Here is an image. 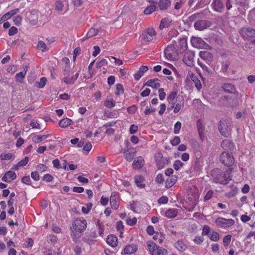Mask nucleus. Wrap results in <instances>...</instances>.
<instances>
[{"mask_svg": "<svg viewBox=\"0 0 255 255\" xmlns=\"http://www.w3.org/2000/svg\"><path fill=\"white\" fill-rule=\"evenodd\" d=\"M50 134H46L42 135H35L33 136L32 138L33 142L35 143H38L42 141V140H45L46 138L50 136Z\"/></svg>", "mask_w": 255, "mask_h": 255, "instance_id": "34", "label": "nucleus"}, {"mask_svg": "<svg viewBox=\"0 0 255 255\" xmlns=\"http://www.w3.org/2000/svg\"><path fill=\"white\" fill-rule=\"evenodd\" d=\"M1 160H10L12 158V154L11 153H3L0 155Z\"/></svg>", "mask_w": 255, "mask_h": 255, "instance_id": "51", "label": "nucleus"}, {"mask_svg": "<svg viewBox=\"0 0 255 255\" xmlns=\"http://www.w3.org/2000/svg\"><path fill=\"white\" fill-rule=\"evenodd\" d=\"M154 158L158 169H162L165 165L168 164L169 163V159L164 158L162 154L160 152L156 154Z\"/></svg>", "mask_w": 255, "mask_h": 255, "instance_id": "8", "label": "nucleus"}, {"mask_svg": "<svg viewBox=\"0 0 255 255\" xmlns=\"http://www.w3.org/2000/svg\"><path fill=\"white\" fill-rule=\"evenodd\" d=\"M231 238L232 236L231 235H228L224 237L223 241L225 247H227L230 244Z\"/></svg>", "mask_w": 255, "mask_h": 255, "instance_id": "54", "label": "nucleus"}, {"mask_svg": "<svg viewBox=\"0 0 255 255\" xmlns=\"http://www.w3.org/2000/svg\"><path fill=\"white\" fill-rule=\"evenodd\" d=\"M159 82V80L157 78L150 79L146 81L144 86H147L153 89H157L160 86V84Z\"/></svg>", "mask_w": 255, "mask_h": 255, "instance_id": "19", "label": "nucleus"}, {"mask_svg": "<svg viewBox=\"0 0 255 255\" xmlns=\"http://www.w3.org/2000/svg\"><path fill=\"white\" fill-rule=\"evenodd\" d=\"M177 212L175 209H169L164 214L165 217L168 218H173L177 216Z\"/></svg>", "mask_w": 255, "mask_h": 255, "instance_id": "32", "label": "nucleus"}, {"mask_svg": "<svg viewBox=\"0 0 255 255\" xmlns=\"http://www.w3.org/2000/svg\"><path fill=\"white\" fill-rule=\"evenodd\" d=\"M211 228L208 225H204L203 227V231L202 233V235L203 236H206L210 235V233H211Z\"/></svg>", "mask_w": 255, "mask_h": 255, "instance_id": "55", "label": "nucleus"}, {"mask_svg": "<svg viewBox=\"0 0 255 255\" xmlns=\"http://www.w3.org/2000/svg\"><path fill=\"white\" fill-rule=\"evenodd\" d=\"M47 79L45 77L40 78V82L36 83V86L39 88H43L46 85Z\"/></svg>", "mask_w": 255, "mask_h": 255, "instance_id": "48", "label": "nucleus"}, {"mask_svg": "<svg viewBox=\"0 0 255 255\" xmlns=\"http://www.w3.org/2000/svg\"><path fill=\"white\" fill-rule=\"evenodd\" d=\"M177 95V92L173 91L170 93V94L167 97V100L168 102L175 101Z\"/></svg>", "mask_w": 255, "mask_h": 255, "instance_id": "45", "label": "nucleus"}, {"mask_svg": "<svg viewBox=\"0 0 255 255\" xmlns=\"http://www.w3.org/2000/svg\"><path fill=\"white\" fill-rule=\"evenodd\" d=\"M72 121L71 120L65 118L60 120L59 122V125L61 128H66L68 126L71 125Z\"/></svg>", "mask_w": 255, "mask_h": 255, "instance_id": "35", "label": "nucleus"}, {"mask_svg": "<svg viewBox=\"0 0 255 255\" xmlns=\"http://www.w3.org/2000/svg\"><path fill=\"white\" fill-rule=\"evenodd\" d=\"M19 11V8H15L12 10H10L9 11L6 13L4 14L1 18V20L5 21L9 18H10L11 16L16 14Z\"/></svg>", "mask_w": 255, "mask_h": 255, "instance_id": "26", "label": "nucleus"}, {"mask_svg": "<svg viewBox=\"0 0 255 255\" xmlns=\"http://www.w3.org/2000/svg\"><path fill=\"white\" fill-rule=\"evenodd\" d=\"M180 142V138L178 136H175L173 139L170 140V143L173 146H176Z\"/></svg>", "mask_w": 255, "mask_h": 255, "instance_id": "60", "label": "nucleus"}, {"mask_svg": "<svg viewBox=\"0 0 255 255\" xmlns=\"http://www.w3.org/2000/svg\"><path fill=\"white\" fill-rule=\"evenodd\" d=\"M197 20L194 24V27L196 30L202 31L212 25V22L209 20H202L200 18Z\"/></svg>", "mask_w": 255, "mask_h": 255, "instance_id": "6", "label": "nucleus"}, {"mask_svg": "<svg viewBox=\"0 0 255 255\" xmlns=\"http://www.w3.org/2000/svg\"><path fill=\"white\" fill-rule=\"evenodd\" d=\"M198 64L203 69V70L206 72L209 75H212L213 71L208 68L205 64L201 62L199 60H198Z\"/></svg>", "mask_w": 255, "mask_h": 255, "instance_id": "40", "label": "nucleus"}, {"mask_svg": "<svg viewBox=\"0 0 255 255\" xmlns=\"http://www.w3.org/2000/svg\"><path fill=\"white\" fill-rule=\"evenodd\" d=\"M116 229L118 231L121 232V234L123 233L124 226L122 221H119L117 222Z\"/></svg>", "mask_w": 255, "mask_h": 255, "instance_id": "52", "label": "nucleus"}, {"mask_svg": "<svg viewBox=\"0 0 255 255\" xmlns=\"http://www.w3.org/2000/svg\"><path fill=\"white\" fill-rule=\"evenodd\" d=\"M70 69L71 67L69 65H67L65 66L64 70H63V75L64 76V78H63V81L65 83L66 79H69V76L70 75Z\"/></svg>", "mask_w": 255, "mask_h": 255, "instance_id": "36", "label": "nucleus"}, {"mask_svg": "<svg viewBox=\"0 0 255 255\" xmlns=\"http://www.w3.org/2000/svg\"><path fill=\"white\" fill-rule=\"evenodd\" d=\"M225 5V0H213L212 6L214 10L219 12H222Z\"/></svg>", "mask_w": 255, "mask_h": 255, "instance_id": "11", "label": "nucleus"}, {"mask_svg": "<svg viewBox=\"0 0 255 255\" xmlns=\"http://www.w3.org/2000/svg\"><path fill=\"white\" fill-rule=\"evenodd\" d=\"M155 35V31L153 29H147L146 31L142 34V37L147 42L151 41L153 36Z\"/></svg>", "mask_w": 255, "mask_h": 255, "instance_id": "14", "label": "nucleus"}, {"mask_svg": "<svg viewBox=\"0 0 255 255\" xmlns=\"http://www.w3.org/2000/svg\"><path fill=\"white\" fill-rule=\"evenodd\" d=\"M26 71L27 70L24 69L23 72H20L17 73L15 75L16 81L21 82L25 76Z\"/></svg>", "mask_w": 255, "mask_h": 255, "instance_id": "42", "label": "nucleus"}, {"mask_svg": "<svg viewBox=\"0 0 255 255\" xmlns=\"http://www.w3.org/2000/svg\"><path fill=\"white\" fill-rule=\"evenodd\" d=\"M18 32L17 28L15 26L11 27L8 30V35L9 36H13L16 34Z\"/></svg>", "mask_w": 255, "mask_h": 255, "instance_id": "64", "label": "nucleus"}, {"mask_svg": "<svg viewBox=\"0 0 255 255\" xmlns=\"http://www.w3.org/2000/svg\"><path fill=\"white\" fill-rule=\"evenodd\" d=\"M106 242L111 247H115L118 245V239L116 236L111 235L108 236Z\"/></svg>", "mask_w": 255, "mask_h": 255, "instance_id": "21", "label": "nucleus"}, {"mask_svg": "<svg viewBox=\"0 0 255 255\" xmlns=\"http://www.w3.org/2000/svg\"><path fill=\"white\" fill-rule=\"evenodd\" d=\"M197 127L198 132L202 133V131H204V126H203L201 120H198L197 121Z\"/></svg>", "mask_w": 255, "mask_h": 255, "instance_id": "56", "label": "nucleus"}, {"mask_svg": "<svg viewBox=\"0 0 255 255\" xmlns=\"http://www.w3.org/2000/svg\"><path fill=\"white\" fill-rule=\"evenodd\" d=\"M104 106L108 108H112L115 106L116 102L113 99L110 100H106L104 102Z\"/></svg>", "mask_w": 255, "mask_h": 255, "instance_id": "47", "label": "nucleus"}, {"mask_svg": "<svg viewBox=\"0 0 255 255\" xmlns=\"http://www.w3.org/2000/svg\"><path fill=\"white\" fill-rule=\"evenodd\" d=\"M144 164V160L142 157L138 156L135 159L132 163V166L135 169L141 168Z\"/></svg>", "mask_w": 255, "mask_h": 255, "instance_id": "18", "label": "nucleus"}, {"mask_svg": "<svg viewBox=\"0 0 255 255\" xmlns=\"http://www.w3.org/2000/svg\"><path fill=\"white\" fill-rule=\"evenodd\" d=\"M124 88L122 84H117L116 85V95H120V94H124Z\"/></svg>", "mask_w": 255, "mask_h": 255, "instance_id": "49", "label": "nucleus"}, {"mask_svg": "<svg viewBox=\"0 0 255 255\" xmlns=\"http://www.w3.org/2000/svg\"><path fill=\"white\" fill-rule=\"evenodd\" d=\"M79 75V73L77 72L76 74L72 76L71 78H69V79H66L65 83L68 85H72L74 83L75 81L78 78Z\"/></svg>", "mask_w": 255, "mask_h": 255, "instance_id": "43", "label": "nucleus"}, {"mask_svg": "<svg viewBox=\"0 0 255 255\" xmlns=\"http://www.w3.org/2000/svg\"><path fill=\"white\" fill-rule=\"evenodd\" d=\"M184 106V101L182 98L180 101H178V102L175 104L174 106V109L173 112L175 114L178 113Z\"/></svg>", "mask_w": 255, "mask_h": 255, "instance_id": "28", "label": "nucleus"}, {"mask_svg": "<svg viewBox=\"0 0 255 255\" xmlns=\"http://www.w3.org/2000/svg\"><path fill=\"white\" fill-rule=\"evenodd\" d=\"M240 33L244 38L255 37V29L252 28H243L240 30Z\"/></svg>", "mask_w": 255, "mask_h": 255, "instance_id": "12", "label": "nucleus"}, {"mask_svg": "<svg viewBox=\"0 0 255 255\" xmlns=\"http://www.w3.org/2000/svg\"><path fill=\"white\" fill-rule=\"evenodd\" d=\"M127 151H124L123 152L125 154V158L127 161L130 162L133 160L135 152H127Z\"/></svg>", "mask_w": 255, "mask_h": 255, "instance_id": "44", "label": "nucleus"}, {"mask_svg": "<svg viewBox=\"0 0 255 255\" xmlns=\"http://www.w3.org/2000/svg\"><path fill=\"white\" fill-rule=\"evenodd\" d=\"M97 237V234L95 231L87 232L84 237H83L82 240L83 242L90 244L91 242L94 241V239Z\"/></svg>", "mask_w": 255, "mask_h": 255, "instance_id": "15", "label": "nucleus"}, {"mask_svg": "<svg viewBox=\"0 0 255 255\" xmlns=\"http://www.w3.org/2000/svg\"><path fill=\"white\" fill-rule=\"evenodd\" d=\"M199 56L200 58L207 62H211L213 60V55L207 51H201L199 52Z\"/></svg>", "mask_w": 255, "mask_h": 255, "instance_id": "16", "label": "nucleus"}, {"mask_svg": "<svg viewBox=\"0 0 255 255\" xmlns=\"http://www.w3.org/2000/svg\"><path fill=\"white\" fill-rule=\"evenodd\" d=\"M184 163L179 160H176L173 164V167L175 170H178L180 168L183 167Z\"/></svg>", "mask_w": 255, "mask_h": 255, "instance_id": "50", "label": "nucleus"}, {"mask_svg": "<svg viewBox=\"0 0 255 255\" xmlns=\"http://www.w3.org/2000/svg\"><path fill=\"white\" fill-rule=\"evenodd\" d=\"M176 3L175 4L174 8L175 9H180L182 4L185 2V0H175Z\"/></svg>", "mask_w": 255, "mask_h": 255, "instance_id": "59", "label": "nucleus"}, {"mask_svg": "<svg viewBox=\"0 0 255 255\" xmlns=\"http://www.w3.org/2000/svg\"><path fill=\"white\" fill-rule=\"evenodd\" d=\"M194 53L191 51H186L183 56V61L188 66L191 67L194 65Z\"/></svg>", "mask_w": 255, "mask_h": 255, "instance_id": "10", "label": "nucleus"}, {"mask_svg": "<svg viewBox=\"0 0 255 255\" xmlns=\"http://www.w3.org/2000/svg\"><path fill=\"white\" fill-rule=\"evenodd\" d=\"M223 171L219 168L213 169L211 173V175L213 178V182L218 183L220 181V177L222 174Z\"/></svg>", "mask_w": 255, "mask_h": 255, "instance_id": "17", "label": "nucleus"}, {"mask_svg": "<svg viewBox=\"0 0 255 255\" xmlns=\"http://www.w3.org/2000/svg\"><path fill=\"white\" fill-rule=\"evenodd\" d=\"M6 175L8 176L9 180H14L16 178V175L15 172L11 171H8L6 173Z\"/></svg>", "mask_w": 255, "mask_h": 255, "instance_id": "61", "label": "nucleus"}, {"mask_svg": "<svg viewBox=\"0 0 255 255\" xmlns=\"http://www.w3.org/2000/svg\"><path fill=\"white\" fill-rule=\"evenodd\" d=\"M126 222L128 225L132 226L136 224L137 219L135 217H133L132 219H127Z\"/></svg>", "mask_w": 255, "mask_h": 255, "instance_id": "63", "label": "nucleus"}, {"mask_svg": "<svg viewBox=\"0 0 255 255\" xmlns=\"http://www.w3.org/2000/svg\"><path fill=\"white\" fill-rule=\"evenodd\" d=\"M164 53L166 58L170 60L176 59V57L177 55L175 47L173 44L168 45L166 48H165Z\"/></svg>", "mask_w": 255, "mask_h": 255, "instance_id": "5", "label": "nucleus"}, {"mask_svg": "<svg viewBox=\"0 0 255 255\" xmlns=\"http://www.w3.org/2000/svg\"><path fill=\"white\" fill-rule=\"evenodd\" d=\"M157 6L155 4H151L145 7V8L144 9L143 13L145 15L150 14L152 12L157 11Z\"/></svg>", "mask_w": 255, "mask_h": 255, "instance_id": "30", "label": "nucleus"}, {"mask_svg": "<svg viewBox=\"0 0 255 255\" xmlns=\"http://www.w3.org/2000/svg\"><path fill=\"white\" fill-rule=\"evenodd\" d=\"M75 230L79 233H82L85 230L87 227V222L85 219H77L73 223Z\"/></svg>", "mask_w": 255, "mask_h": 255, "instance_id": "9", "label": "nucleus"}, {"mask_svg": "<svg viewBox=\"0 0 255 255\" xmlns=\"http://www.w3.org/2000/svg\"><path fill=\"white\" fill-rule=\"evenodd\" d=\"M216 225L221 228H229L235 224V221L232 219H227L222 217L218 218L216 221Z\"/></svg>", "mask_w": 255, "mask_h": 255, "instance_id": "7", "label": "nucleus"}, {"mask_svg": "<svg viewBox=\"0 0 255 255\" xmlns=\"http://www.w3.org/2000/svg\"><path fill=\"white\" fill-rule=\"evenodd\" d=\"M171 3L170 0H159L157 4L160 10H165L170 6Z\"/></svg>", "mask_w": 255, "mask_h": 255, "instance_id": "22", "label": "nucleus"}, {"mask_svg": "<svg viewBox=\"0 0 255 255\" xmlns=\"http://www.w3.org/2000/svg\"><path fill=\"white\" fill-rule=\"evenodd\" d=\"M110 205L112 208L115 210L117 209L119 206V204L116 200V198L112 195L111 196L110 199Z\"/></svg>", "mask_w": 255, "mask_h": 255, "instance_id": "46", "label": "nucleus"}, {"mask_svg": "<svg viewBox=\"0 0 255 255\" xmlns=\"http://www.w3.org/2000/svg\"><path fill=\"white\" fill-rule=\"evenodd\" d=\"M191 43L194 47L197 48L205 49H212V47L209 45L200 37H192L191 39Z\"/></svg>", "mask_w": 255, "mask_h": 255, "instance_id": "4", "label": "nucleus"}, {"mask_svg": "<svg viewBox=\"0 0 255 255\" xmlns=\"http://www.w3.org/2000/svg\"><path fill=\"white\" fill-rule=\"evenodd\" d=\"M234 157L232 152L223 151L220 156V161L227 167H230L234 163Z\"/></svg>", "mask_w": 255, "mask_h": 255, "instance_id": "3", "label": "nucleus"}, {"mask_svg": "<svg viewBox=\"0 0 255 255\" xmlns=\"http://www.w3.org/2000/svg\"><path fill=\"white\" fill-rule=\"evenodd\" d=\"M209 238L212 241L217 242L220 239V236L217 232L212 231L209 235Z\"/></svg>", "mask_w": 255, "mask_h": 255, "instance_id": "41", "label": "nucleus"}, {"mask_svg": "<svg viewBox=\"0 0 255 255\" xmlns=\"http://www.w3.org/2000/svg\"><path fill=\"white\" fill-rule=\"evenodd\" d=\"M175 247L177 249H178L180 252L184 251L187 248V247L185 245V244L182 241H178L175 244Z\"/></svg>", "mask_w": 255, "mask_h": 255, "instance_id": "37", "label": "nucleus"}, {"mask_svg": "<svg viewBox=\"0 0 255 255\" xmlns=\"http://www.w3.org/2000/svg\"><path fill=\"white\" fill-rule=\"evenodd\" d=\"M181 128V123L179 121L177 122L175 124L174 126V131H173L174 133L175 134L179 133Z\"/></svg>", "mask_w": 255, "mask_h": 255, "instance_id": "57", "label": "nucleus"}, {"mask_svg": "<svg viewBox=\"0 0 255 255\" xmlns=\"http://www.w3.org/2000/svg\"><path fill=\"white\" fill-rule=\"evenodd\" d=\"M134 182L137 187L140 188H143L145 187V185L143 183L144 181V178L141 175H136L134 177Z\"/></svg>", "mask_w": 255, "mask_h": 255, "instance_id": "23", "label": "nucleus"}, {"mask_svg": "<svg viewBox=\"0 0 255 255\" xmlns=\"http://www.w3.org/2000/svg\"><path fill=\"white\" fill-rule=\"evenodd\" d=\"M55 8L58 11H62L63 7V4L61 1H57L55 3Z\"/></svg>", "mask_w": 255, "mask_h": 255, "instance_id": "62", "label": "nucleus"}, {"mask_svg": "<svg viewBox=\"0 0 255 255\" xmlns=\"http://www.w3.org/2000/svg\"><path fill=\"white\" fill-rule=\"evenodd\" d=\"M96 226L98 228L99 230V234L100 236L103 237L104 231V225L102 222H101L99 220H98L96 223Z\"/></svg>", "mask_w": 255, "mask_h": 255, "instance_id": "39", "label": "nucleus"}, {"mask_svg": "<svg viewBox=\"0 0 255 255\" xmlns=\"http://www.w3.org/2000/svg\"><path fill=\"white\" fill-rule=\"evenodd\" d=\"M220 177V181L218 182V183L223 185L227 184L231 180V178L229 176L228 171H223Z\"/></svg>", "mask_w": 255, "mask_h": 255, "instance_id": "20", "label": "nucleus"}, {"mask_svg": "<svg viewBox=\"0 0 255 255\" xmlns=\"http://www.w3.org/2000/svg\"><path fill=\"white\" fill-rule=\"evenodd\" d=\"M99 32L98 29L91 28L89 29L87 33L86 37H84L82 40V41H85L86 39L89 38L96 35Z\"/></svg>", "mask_w": 255, "mask_h": 255, "instance_id": "31", "label": "nucleus"}, {"mask_svg": "<svg viewBox=\"0 0 255 255\" xmlns=\"http://www.w3.org/2000/svg\"><path fill=\"white\" fill-rule=\"evenodd\" d=\"M93 204L92 203H89L86 204V207H82V211L85 214H88L91 210Z\"/></svg>", "mask_w": 255, "mask_h": 255, "instance_id": "53", "label": "nucleus"}, {"mask_svg": "<svg viewBox=\"0 0 255 255\" xmlns=\"http://www.w3.org/2000/svg\"><path fill=\"white\" fill-rule=\"evenodd\" d=\"M171 23V20H169L168 18H162L161 20L160 24L159 25V29L162 30L164 28L169 27Z\"/></svg>", "mask_w": 255, "mask_h": 255, "instance_id": "29", "label": "nucleus"}, {"mask_svg": "<svg viewBox=\"0 0 255 255\" xmlns=\"http://www.w3.org/2000/svg\"><path fill=\"white\" fill-rule=\"evenodd\" d=\"M137 250V247L134 244L127 246L124 249L125 255L132 254L134 253Z\"/></svg>", "mask_w": 255, "mask_h": 255, "instance_id": "25", "label": "nucleus"}, {"mask_svg": "<svg viewBox=\"0 0 255 255\" xmlns=\"http://www.w3.org/2000/svg\"><path fill=\"white\" fill-rule=\"evenodd\" d=\"M147 246L151 255H167L168 254L166 249L158 246L152 241L147 242Z\"/></svg>", "mask_w": 255, "mask_h": 255, "instance_id": "2", "label": "nucleus"}, {"mask_svg": "<svg viewBox=\"0 0 255 255\" xmlns=\"http://www.w3.org/2000/svg\"><path fill=\"white\" fill-rule=\"evenodd\" d=\"M202 15V13H196L193 14L188 18V21L191 22L193 21L196 22V21L198 20L197 19H199L201 18V16Z\"/></svg>", "mask_w": 255, "mask_h": 255, "instance_id": "38", "label": "nucleus"}, {"mask_svg": "<svg viewBox=\"0 0 255 255\" xmlns=\"http://www.w3.org/2000/svg\"><path fill=\"white\" fill-rule=\"evenodd\" d=\"M37 46L38 48H41L42 51H45L48 50L45 43L42 41H39L38 42Z\"/></svg>", "mask_w": 255, "mask_h": 255, "instance_id": "58", "label": "nucleus"}, {"mask_svg": "<svg viewBox=\"0 0 255 255\" xmlns=\"http://www.w3.org/2000/svg\"><path fill=\"white\" fill-rule=\"evenodd\" d=\"M218 129L221 134L226 137L231 134L232 127L230 122L228 120H220Z\"/></svg>", "mask_w": 255, "mask_h": 255, "instance_id": "1", "label": "nucleus"}, {"mask_svg": "<svg viewBox=\"0 0 255 255\" xmlns=\"http://www.w3.org/2000/svg\"><path fill=\"white\" fill-rule=\"evenodd\" d=\"M222 147L226 150L225 151L231 152L235 149L234 143L231 140L225 139L221 143Z\"/></svg>", "mask_w": 255, "mask_h": 255, "instance_id": "13", "label": "nucleus"}, {"mask_svg": "<svg viewBox=\"0 0 255 255\" xmlns=\"http://www.w3.org/2000/svg\"><path fill=\"white\" fill-rule=\"evenodd\" d=\"M191 79L193 82L195 83V87L198 91H200L202 88V84L200 81L199 80L198 77L194 74H192L191 76Z\"/></svg>", "mask_w": 255, "mask_h": 255, "instance_id": "33", "label": "nucleus"}, {"mask_svg": "<svg viewBox=\"0 0 255 255\" xmlns=\"http://www.w3.org/2000/svg\"><path fill=\"white\" fill-rule=\"evenodd\" d=\"M178 177L176 175H172L165 181V187L169 188L171 187L176 182Z\"/></svg>", "mask_w": 255, "mask_h": 255, "instance_id": "24", "label": "nucleus"}, {"mask_svg": "<svg viewBox=\"0 0 255 255\" xmlns=\"http://www.w3.org/2000/svg\"><path fill=\"white\" fill-rule=\"evenodd\" d=\"M222 87L225 92L229 93H233L236 90L235 86L230 83L224 84Z\"/></svg>", "mask_w": 255, "mask_h": 255, "instance_id": "27", "label": "nucleus"}]
</instances>
